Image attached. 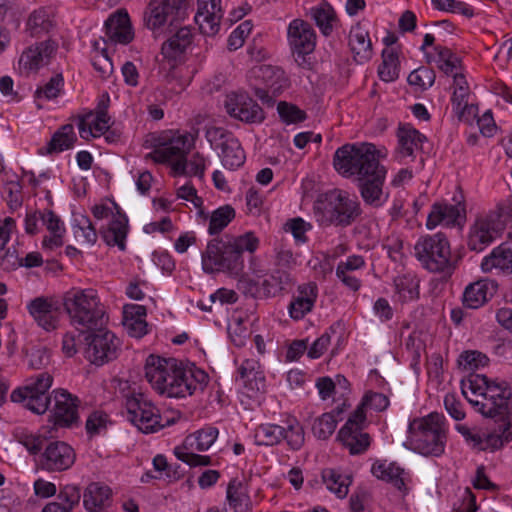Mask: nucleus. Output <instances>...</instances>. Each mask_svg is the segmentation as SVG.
I'll return each instance as SVG.
<instances>
[{
	"instance_id": "obj_39",
	"label": "nucleus",
	"mask_w": 512,
	"mask_h": 512,
	"mask_svg": "<svg viewBox=\"0 0 512 512\" xmlns=\"http://www.w3.org/2000/svg\"><path fill=\"white\" fill-rule=\"evenodd\" d=\"M226 499L229 506L234 509V512L251 511V500L247 487L236 478L232 479L227 486Z\"/></svg>"
},
{
	"instance_id": "obj_36",
	"label": "nucleus",
	"mask_w": 512,
	"mask_h": 512,
	"mask_svg": "<svg viewBox=\"0 0 512 512\" xmlns=\"http://www.w3.org/2000/svg\"><path fill=\"white\" fill-rule=\"evenodd\" d=\"M111 488L100 482H91L83 493V505L89 512L101 510L110 500Z\"/></svg>"
},
{
	"instance_id": "obj_9",
	"label": "nucleus",
	"mask_w": 512,
	"mask_h": 512,
	"mask_svg": "<svg viewBox=\"0 0 512 512\" xmlns=\"http://www.w3.org/2000/svg\"><path fill=\"white\" fill-rule=\"evenodd\" d=\"M53 377L42 372L30 377L23 387L12 391L10 399L12 402L21 403L26 409L35 414H44L49 409L51 396L48 390L52 386Z\"/></svg>"
},
{
	"instance_id": "obj_38",
	"label": "nucleus",
	"mask_w": 512,
	"mask_h": 512,
	"mask_svg": "<svg viewBox=\"0 0 512 512\" xmlns=\"http://www.w3.org/2000/svg\"><path fill=\"white\" fill-rule=\"evenodd\" d=\"M364 258L359 255L347 257L345 261H340L336 268L337 278L352 291H357L361 287V281L352 275V272L363 268Z\"/></svg>"
},
{
	"instance_id": "obj_58",
	"label": "nucleus",
	"mask_w": 512,
	"mask_h": 512,
	"mask_svg": "<svg viewBox=\"0 0 512 512\" xmlns=\"http://www.w3.org/2000/svg\"><path fill=\"white\" fill-rule=\"evenodd\" d=\"M277 111L283 122L287 124L299 123L306 119V113L293 104L279 102Z\"/></svg>"
},
{
	"instance_id": "obj_10",
	"label": "nucleus",
	"mask_w": 512,
	"mask_h": 512,
	"mask_svg": "<svg viewBox=\"0 0 512 512\" xmlns=\"http://www.w3.org/2000/svg\"><path fill=\"white\" fill-rule=\"evenodd\" d=\"M285 440L291 450L298 451L305 442L303 426L295 418L285 421V425L261 424L255 430L258 445L273 446Z\"/></svg>"
},
{
	"instance_id": "obj_47",
	"label": "nucleus",
	"mask_w": 512,
	"mask_h": 512,
	"mask_svg": "<svg viewBox=\"0 0 512 512\" xmlns=\"http://www.w3.org/2000/svg\"><path fill=\"white\" fill-rule=\"evenodd\" d=\"M310 13L320 31L325 36L330 35L333 30V22L336 19L334 9L328 3H323L311 8Z\"/></svg>"
},
{
	"instance_id": "obj_45",
	"label": "nucleus",
	"mask_w": 512,
	"mask_h": 512,
	"mask_svg": "<svg viewBox=\"0 0 512 512\" xmlns=\"http://www.w3.org/2000/svg\"><path fill=\"white\" fill-rule=\"evenodd\" d=\"M175 422L174 418H163L160 414L159 409L154 406L153 415H143L140 418L135 419L134 424L142 433L149 434L155 433L166 426H170Z\"/></svg>"
},
{
	"instance_id": "obj_6",
	"label": "nucleus",
	"mask_w": 512,
	"mask_h": 512,
	"mask_svg": "<svg viewBox=\"0 0 512 512\" xmlns=\"http://www.w3.org/2000/svg\"><path fill=\"white\" fill-rule=\"evenodd\" d=\"M314 214L322 226L333 224L346 227L360 215V206L346 192L333 189L318 197L314 204Z\"/></svg>"
},
{
	"instance_id": "obj_49",
	"label": "nucleus",
	"mask_w": 512,
	"mask_h": 512,
	"mask_svg": "<svg viewBox=\"0 0 512 512\" xmlns=\"http://www.w3.org/2000/svg\"><path fill=\"white\" fill-rule=\"evenodd\" d=\"M235 217V210L230 205H224L213 211L208 232L211 235L220 233Z\"/></svg>"
},
{
	"instance_id": "obj_44",
	"label": "nucleus",
	"mask_w": 512,
	"mask_h": 512,
	"mask_svg": "<svg viewBox=\"0 0 512 512\" xmlns=\"http://www.w3.org/2000/svg\"><path fill=\"white\" fill-rule=\"evenodd\" d=\"M154 406L152 401L143 393L132 392L125 396L127 419L130 422L146 414L153 415Z\"/></svg>"
},
{
	"instance_id": "obj_40",
	"label": "nucleus",
	"mask_w": 512,
	"mask_h": 512,
	"mask_svg": "<svg viewBox=\"0 0 512 512\" xmlns=\"http://www.w3.org/2000/svg\"><path fill=\"white\" fill-rule=\"evenodd\" d=\"M192 42V33L188 27L179 28L165 43L161 51L164 57L176 60Z\"/></svg>"
},
{
	"instance_id": "obj_35",
	"label": "nucleus",
	"mask_w": 512,
	"mask_h": 512,
	"mask_svg": "<svg viewBox=\"0 0 512 512\" xmlns=\"http://www.w3.org/2000/svg\"><path fill=\"white\" fill-rule=\"evenodd\" d=\"M76 140L77 137L73 125L65 124L53 134L47 146L39 149V153L42 155H52L63 152L71 149Z\"/></svg>"
},
{
	"instance_id": "obj_3",
	"label": "nucleus",
	"mask_w": 512,
	"mask_h": 512,
	"mask_svg": "<svg viewBox=\"0 0 512 512\" xmlns=\"http://www.w3.org/2000/svg\"><path fill=\"white\" fill-rule=\"evenodd\" d=\"M258 246L259 239L253 232L237 237L214 238L202 253L203 270L209 274L223 272L237 277L244 269L243 253H254Z\"/></svg>"
},
{
	"instance_id": "obj_20",
	"label": "nucleus",
	"mask_w": 512,
	"mask_h": 512,
	"mask_svg": "<svg viewBox=\"0 0 512 512\" xmlns=\"http://www.w3.org/2000/svg\"><path fill=\"white\" fill-rule=\"evenodd\" d=\"M54 406L49 416L54 426L72 428L79 423L78 405L79 400L64 389L53 391Z\"/></svg>"
},
{
	"instance_id": "obj_12",
	"label": "nucleus",
	"mask_w": 512,
	"mask_h": 512,
	"mask_svg": "<svg viewBox=\"0 0 512 512\" xmlns=\"http://www.w3.org/2000/svg\"><path fill=\"white\" fill-rule=\"evenodd\" d=\"M85 357L96 366L115 360L120 351L121 341L105 326L85 333Z\"/></svg>"
},
{
	"instance_id": "obj_26",
	"label": "nucleus",
	"mask_w": 512,
	"mask_h": 512,
	"mask_svg": "<svg viewBox=\"0 0 512 512\" xmlns=\"http://www.w3.org/2000/svg\"><path fill=\"white\" fill-rule=\"evenodd\" d=\"M222 17L221 0H198V9L194 18L202 34L207 36L217 34Z\"/></svg>"
},
{
	"instance_id": "obj_4",
	"label": "nucleus",
	"mask_w": 512,
	"mask_h": 512,
	"mask_svg": "<svg viewBox=\"0 0 512 512\" xmlns=\"http://www.w3.org/2000/svg\"><path fill=\"white\" fill-rule=\"evenodd\" d=\"M62 305L70 324L80 333L106 326L108 315L98 293L93 289H73L63 296Z\"/></svg>"
},
{
	"instance_id": "obj_11",
	"label": "nucleus",
	"mask_w": 512,
	"mask_h": 512,
	"mask_svg": "<svg viewBox=\"0 0 512 512\" xmlns=\"http://www.w3.org/2000/svg\"><path fill=\"white\" fill-rule=\"evenodd\" d=\"M415 254L431 272H444L450 267V246L442 233L421 237L415 245Z\"/></svg>"
},
{
	"instance_id": "obj_19",
	"label": "nucleus",
	"mask_w": 512,
	"mask_h": 512,
	"mask_svg": "<svg viewBox=\"0 0 512 512\" xmlns=\"http://www.w3.org/2000/svg\"><path fill=\"white\" fill-rule=\"evenodd\" d=\"M225 108L227 113L244 123H262L265 119L263 109L248 94L232 92L226 96Z\"/></svg>"
},
{
	"instance_id": "obj_54",
	"label": "nucleus",
	"mask_w": 512,
	"mask_h": 512,
	"mask_svg": "<svg viewBox=\"0 0 512 512\" xmlns=\"http://www.w3.org/2000/svg\"><path fill=\"white\" fill-rule=\"evenodd\" d=\"M439 58V69L445 74H452L460 65V58L449 48L437 45L434 47Z\"/></svg>"
},
{
	"instance_id": "obj_14",
	"label": "nucleus",
	"mask_w": 512,
	"mask_h": 512,
	"mask_svg": "<svg viewBox=\"0 0 512 512\" xmlns=\"http://www.w3.org/2000/svg\"><path fill=\"white\" fill-rule=\"evenodd\" d=\"M218 429L212 426L204 427L197 432L187 436L183 447L175 448L176 457L191 467L211 465V457L196 454L191 450L206 451L218 437Z\"/></svg>"
},
{
	"instance_id": "obj_53",
	"label": "nucleus",
	"mask_w": 512,
	"mask_h": 512,
	"mask_svg": "<svg viewBox=\"0 0 512 512\" xmlns=\"http://www.w3.org/2000/svg\"><path fill=\"white\" fill-rule=\"evenodd\" d=\"M488 357L479 351H464L460 354L458 364L466 372L474 371L488 364Z\"/></svg>"
},
{
	"instance_id": "obj_33",
	"label": "nucleus",
	"mask_w": 512,
	"mask_h": 512,
	"mask_svg": "<svg viewBox=\"0 0 512 512\" xmlns=\"http://www.w3.org/2000/svg\"><path fill=\"white\" fill-rule=\"evenodd\" d=\"M397 154L400 158L413 155L415 150L421 149L426 137L409 124L401 125L397 132Z\"/></svg>"
},
{
	"instance_id": "obj_27",
	"label": "nucleus",
	"mask_w": 512,
	"mask_h": 512,
	"mask_svg": "<svg viewBox=\"0 0 512 512\" xmlns=\"http://www.w3.org/2000/svg\"><path fill=\"white\" fill-rule=\"evenodd\" d=\"M498 285L491 280L482 279L469 284L463 293L465 308L478 309L497 292Z\"/></svg>"
},
{
	"instance_id": "obj_5",
	"label": "nucleus",
	"mask_w": 512,
	"mask_h": 512,
	"mask_svg": "<svg viewBox=\"0 0 512 512\" xmlns=\"http://www.w3.org/2000/svg\"><path fill=\"white\" fill-rule=\"evenodd\" d=\"M446 432L445 417L434 412L409 423L408 440L420 454L438 457L445 451Z\"/></svg>"
},
{
	"instance_id": "obj_57",
	"label": "nucleus",
	"mask_w": 512,
	"mask_h": 512,
	"mask_svg": "<svg viewBox=\"0 0 512 512\" xmlns=\"http://www.w3.org/2000/svg\"><path fill=\"white\" fill-rule=\"evenodd\" d=\"M339 326V323L333 324L324 334L313 342L307 352L309 358L317 359L324 354L330 344L331 335L336 333L337 327Z\"/></svg>"
},
{
	"instance_id": "obj_13",
	"label": "nucleus",
	"mask_w": 512,
	"mask_h": 512,
	"mask_svg": "<svg viewBox=\"0 0 512 512\" xmlns=\"http://www.w3.org/2000/svg\"><path fill=\"white\" fill-rule=\"evenodd\" d=\"M205 137L213 149L219 151L223 166L230 170L241 167L246 159L239 140L229 131L221 127H209Z\"/></svg>"
},
{
	"instance_id": "obj_51",
	"label": "nucleus",
	"mask_w": 512,
	"mask_h": 512,
	"mask_svg": "<svg viewBox=\"0 0 512 512\" xmlns=\"http://www.w3.org/2000/svg\"><path fill=\"white\" fill-rule=\"evenodd\" d=\"M382 63L378 68V74L381 80L391 82L398 78L399 67L398 57L392 50H383Z\"/></svg>"
},
{
	"instance_id": "obj_8",
	"label": "nucleus",
	"mask_w": 512,
	"mask_h": 512,
	"mask_svg": "<svg viewBox=\"0 0 512 512\" xmlns=\"http://www.w3.org/2000/svg\"><path fill=\"white\" fill-rule=\"evenodd\" d=\"M511 218L512 204L498 205L487 214L478 216L469 230L468 248L475 252L483 251L499 237Z\"/></svg>"
},
{
	"instance_id": "obj_31",
	"label": "nucleus",
	"mask_w": 512,
	"mask_h": 512,
	"mask_svg": "<svg viewBox=\"0 0 512 512\" xmlns=\"http://www.w3.org/2000/svg\"><path fill=\"white\" fill-rule=\"evenodd\" d=\"M317 286L314 283L303 284L298 287V294L289 304L290 316L299 320L309 313L316 301Z\"/></svg>"
},
{
	"instance_id": "obj_18",
	"label": "nucleus",
	"mask_w": 512,
	"mask_h": 512,
	"mask_svg": "<svg viewBox=\"0 0 512 512\" xmlns=\"http://www.w3.org/2000/svg\"><path fill=\"white\" fill-rule=\"evenodd\" d=\"M366 414L355 409L345 425L339 430L337 438L353 455L364 453L370 446V436L363 432Z\"/></svg>"
},
{
	"instance_id": "obj_21",
	"label": "nucleus",
	"mask_w": 512,
	"mask_h": 512,
	"mask_svg": "<svg viewBox=\"0 0 512 512\" xmlns=\"http://www.w3.org/2000/svg\"><path fill=\"white\" fill-rule=\"evenodd\" d=\"M288 39L295 60L299 64L304 63L305 56L315 48L316 35L310 24L301 19L293 20L288 27Z\"/></svg>"
},
{
	"instance_id": "obj_25",
	"label": "nucleus",
	"mask_w": 512,
	"mask_h": 512,
	"mask_svg": "<svg viewBox=\"0 0 512 512\" xmlns=\"http://www.w3.org/2000/svg\"><path fill=\"white\" fill-rule=\"evenodd\" d=\"M456 429L473 448L481 451L495 450L511 441L506 440V428L501 425H499V432H482L465 425H457Z\"/></svg>"
},
{
	"instance_id": "obj_28",
	"label": "nucleus",
	"mask_w": 512,
	"mask_h": 512,
	"mask_svg": "<svg viewBox=\"0 0 512 512\" xmlns=\"http://www.w3.org/2000/svg\"><path fill=\"white\" fill-rule=\"evenodd\" d=\"M116 214L113 215L111 222L106 229L100 231L101 236L108 246H118L120 250H125V240L128 232V219L120 211L117 203L113 202Z\"/></svg>"
},
{
	"instance_id": "obj_60",
	"label": "nucleus",
	"mask_w": 512,
	"mask_h": 512,
	"mask_svg": "<svg viewBox=\"0 0 512 512\" xmlns=\"http://www.w3.org/2000/svg\"><path fill=\"white\" fill-rule=\"evenodd\" d=\"M389 405V399L386 395L378 392H367L362 402L357 406L356 409H361L363 413H365V409H373L375 411H383Z\"/></svg>"
},
{
	"instance_id": "obj_15",
	"label": "nucleus",
	"mask_w": 512,
	"mask_h": 512,
	"mask_svg": "<svg viewBox=\"0 0 512 512\" xmlns=\"http://www.w3.org/2000/svg\"><path fill=\"white\" fill-rule=\"evenodd\" d=\"M194 144L193 138L178 131H167L155 139L154 149L147 157L157 163L182 160Z\"/></svg>"
},
{
	"instance_id": "obj_48",
	"label": "nucleus",
	"mask_w": 512,
	"mask_h": 512,
	"mask_svg": "<svg viewBox=\"0 0 512 512\" xmlns=\"http://www.w3.org/2000/svg\"><path fill=\"white\" fill-rule=\"evenodd\" d=\"M63 86L64 79L60 73L51 77L43 86H39L34 94L38 108L42 107L40 104L41 100H52L57 98L60 95Z\"/></svg>"
},
{
	"instance_id": "obj_62",
	"label": "nucleus",
	"mask_w": 512,
	"mask_h": 512,
	"mask_svg": "<svg viewBox=\"0 0 512 512\" xmlns=\"http://www.w3.org/2000/svg\"><path fill=\"white\" fill-rule=\"evenodd\" d=\"M5 200L13 211L22 205V186L18 181H9L4 186Z\"/></svg>"
},
{
	"instance_id": "obj_24",
	"label": "nucleus",
	"mask_w": 512,
	"mask_h": 512,
	"mask_svg": "<svg viewBox=\"0 0 512 512\" xmlns=\"http://www.w3.org/2000/svg\"><path fill=\"white\" fill-rule=\"evenodd\" d=\"M465 205L462 200H456L455 204L434 203L427 217L426 226L434 229L443 224L445 226L460 225L466 218Z\"/></svg>"
},
{
	"instance_id": "obj_41",
	"label": "nucleus",
	"mask_w": 512,
	"mask_h": 512,
	"mask_svg": "<svg viewBox=\"0 0 512 512\" xmlns=\"http://www.w3.org/2000/svg\"><path fill=\"white\" fill-rule=\"evenodd\" d=\"M419 282V279L411 273L395 277L394 298L401 303L418 299Z\"/></svg>"
},
{
	"instance_id": "obj_42",
	"label": "nucleus",
	"mask_w": 512,
	"mask_h": 512,
	"mask_svg": "<svg viewBox=\"0 0 512 512\" xmlns=\"http://www.w3.org/2000/svg\"><path fill=\"white\" fill-rule=\"evenodd\" d=\"M294 285V279L286 270L276 269L262 282L266 296H276L289 291Z\"/></svg>"
},
{
	"instance_id": "obj_55",
	"label": "nucleus",
	"mask_w": 512,
	"mask_h": 512,
	"mask_svg": "<svg viewBox=\"0 0 512 512\" xmlns=\"http://www.w3.org/2000/svg\"><path fill=\"white\" fill-rule=\"evenodd\" d=\"M58 499L61 505L71 512L80 502L81 491L77 485L67 484L60 488Z\"/></svg>"
},
{
	"instance_id": "obj_52",
	"label": "nucleus",
	"mask_w": 512,
	"mask_h": 512,
	"mask_svg": "<svg viewBox=\"0 0 512 512\" xmlns=\"http://www.w3.org/2000/svg\"><path fill=\"white\" fill-rule=\"evenodd\" d=\"M338 419L333 412H327L317 417L312 424V432L318 439L326 440L335 431Z\"/></svg>"
},
{
	"instance_id": "obj_50",
	"label": "nucleus",
	"mask_w": 512,
	"mask_h": 512,
	"mask_svg": "<svg viewBox=\"0 0 512 512\" xmlns=\"http://www.w3.org/2000/svg\"><path fill=\"white\" fill-rule=\"evenodd\" d=\"M172 169L177 174H190L202 178L205 171V159L197 153L188 162L185 156L182 160L175 161L172 164Z\"/></svg>"
},
{
	"instance_id": "obj_37",
	"label": "nucleus",
	"mask_w": 512,
	"mask_h": 512,
	"mask_svg": "<svg viewBox=\"0 0 512 512\" xmlns=\"http://www.w3.org/2000/svg\"><path fill=\"white\" fill-rule=\"evenodd\" d=\"M349 45L358 63H364L371 58L372 44L369 33L359 24L354 26L350 31Z\"/></svg>"
},
{
	"instance_id": "obj_17",
	"label": "nucleus",
	"mask_w": 512,
	"mask_h": 512,
	"mask_svg": "<svg viewBox=\"0 0 512 512\" xmlns=\"http://www.w3.org/2000/svg\"><path fill=\"white\" fill-rule=\"evenodd\" d=\"M75 459V451L69 444L63 441H50L35 462L41 470L62 472L70 469Z\"/></svg>"
},
{
	"instance_id": "obj_16",
	"label": "nucleus",
	"mask_w": 512,
	"mask_h": 512,
	"mask_svg": "<svg viewBox=\"0 0 512 512\" xmlns=\"http://www.w3.org/2000/svg\"><path fill=\"white\" fill-rule=\"evenodd\" d=\"M187 5L185 0H150L146 13V24L150 29L183 20L186 17Z\"/></svg>"
},
{
	"instance_id": "obj_46",
	"label": "nucleus",
	"mask_w": 512,
	"mask_h": 512,
	"mask_svg": "<svg viewBox=\"0 0 512 512\" xmlns=\"http://www.w3.org/2000/svg\"><path fill=\"white\" fill-rule=\"evenodd\" d=\"M52 27L51 17L44 8L32 12L27 21V31L31 37H39L48 33Z\"/></svg>"
},
{
	"instance_id": "obj_61",
	"label": "nucleus",
	"mask_w": 512,
	"mask_h": 512,
	"mask_svg": "<svg viewBox=\"0 0 512 512\" xmlns=\"http://www.w3.org/2000/svg\"><path fill=\"white\" fill-rule=\"evenodd\" d=\"M434 7L441 11L459 13L468 18L474 15L472 8L466 3L456 0H431Z\"/></svg>"
},
{
	"instance_id": "obj_43",
	"label": "nucleus",
	"mask_w": 512,
	"mask_h": 512,
	"mask_svg": "<svg viewBox=\"0 0 512 512\" xmlns=\"http://www.w3.org/2000/svg\"><path fill=\"white\" fill-rule=\"evenodd\" d=\"M321 476L326 488L338 498L343 499L347 496L349 486L352 483L351 476L344 475L340 471L332 468L323 469Z\"/></svg>"
},
{
	"instance_id": "obj_32",
	"label": "nucleus",
	"mask_w": 512,
	"mask_h": 512,
	"mask_svg": "<svg viewBox=\"0 0 512 512\" xmlns=\"http://www.w3.org/2000/svg\"><path fill=\"white\" fill-rule=\"evenodd\" d=\"M484 272L512 274V249L502 244L494 248L481 263Z\"/></svg>"
},
{
	"instance_id": "obj_22",
	"label": "nucleus",
	"mask_w": 512,
	"mask_h": 512,
	"mask_svg": "<svg viewBox=\"0 0 512 512\" xmlns=\"http://www.w3.org/2000/svg\"><path fill=\"white\" fill-rule=\"evenodd\" d=\"M61 304L53 297H36L27 304V310L35 322L46 331L58 327Z\"/></svg>"
},
{
	"instance_id": "obj_2",
	"label": "nucleus",
	"mask_w": 512,
	"mask_h": 512,
	"mask_svg": "<svg viewBox=\"0 0 512 512\" xmlns=\"http://www.w3.org/2000/svg\"><path fill=\"white\" fill-rule=\"evenodd\" d=\"M145 378L160 395L168 398H184L196 391H203L208 375L195 365H183L175 358L149 355L145 362Z\"/></svg>"
},
{
	"instance_id": "obj_56",
	"label": "nucleus",
	"mask_w": 512,
	"mask_h": 512,
	"mask_svg": "<svg viewBox=\"0 0 512 512\" xmlns=\"http://www.w3.org/2000/svg\"><path fill=\"white\" fill-rule=\"evenodd\" d=\"M435 72L428 67H420L412 71L407 80L410 85L418 86L421 89L430 88L435 82Z\"/></svg>"
},
{
	"instance_id": "obj_29",
	"label": "nucleus",
	"mask_w": 512,
	"mask_h": 512,
	"mask_svg": "<svg viewBox=\"0 0 512 512\" xmlns=\"http://www.w3.org/2000/svg\"><path fill=\"white\" fill-rule=\"evenodd\" d=\"M105 34L111 42L128 44L133 39V33L127 12L112 14L105 21Z\"/></svg>"
},
{
	"instance_id": "obj_1",
	"label": "nucleus",
	"mask_w": 512,
	"mask_h": 512,
	"mask_svg": "<svg viewBox=\"0 0 512 512\" xmlns=\"http://www.w3.org/2000/svg\"><path fill=\"white\" fill-rule=\"evenodd\" d=\"M377 154L371 143L345 144L333 157L335 170L343 177H354L362 200L373 208L383 206L389 198V192L384 190L387 170Z\"/></svg>"
},
{
	"instance_id": "obj_64",
	"label": "nucleus",
	"mask_w": 512,
	"mask_h": 512,
	"mask_svg": "<svg viewBox=\"0 0 512 512\" xmlns=\"http://www.w3.org/2000/svg\"><path fill=\"white\" fill-rule=\"evenodd\" d=\"M252 24L249 21L241 23L229 36V50H237L244 44L245 37L251 32Z\"/></svg>"
},
{
	"instance_id": "obj_30",
	"label": "nucleus",
	"mask_w": 512,
	"mask_h": 512,
	"mask_svg": "<svg viewBox=\"0 0 512 512\" xmlns=\"http://www.w3.org/2000/svg\"><path fill=\"white\" fill-rule=\"evenodd\" d=\"M236 378L245 388L252 392H261L265 389V376L259 361L246 359L238 369Z\"/></svg>"
},
{
	"instance_id": "obj_34",
	"label": "nucleus",
	"mask_w": 512,
	"mask_h": 512,
	"mask_svg": "<svg viewBox=\"0 0 512 512\" xmlns=\"http://www.w3.org/2000/svg\"><path fill=\"white\" fill-rule=\"evenodd\" d=\"M372 474L388 483H391L399 491L405 493V471L395 463H387L386 461H376L371 468Z\"/></svg>"
},
{
	"instance_id": "obj_59",
	"label": "nucleus",
	"mask_w": 512,
	"mask_h": 512,
	"mask_svg": "<svg viewBox=\"0 0 512 512\" xmlns=\"http://www.w3.org/2000/svg\"><path fill=\"white\" fill-rule=\"evenodd\" d=\"M19 442L28 450L31 455L37 456L43 452L48 441L43 435L32 433H22L19 436Z\"/></svg>"
},
{
	"instance_id": "obj_63",
	"label": "nucleus",
	"mask_w": 512,
	"mask_h": 512,
	"mask_svg": "<svg viewBox=\"0 0 512 512\" xmlns=\"http://www.w3.org/2000/svg\"><path fill=\"white\" fill-rule=\"evenodd\" d=\"M28 364L33 369H41L50 362V352L45 347H33L27 353Z\"/></svg>"
},
{
	"instance_id": "obj_7",
	"label": "nucleus",
	"mask_w": 512,
	"mask_h": 512,
	"mask_svg": "<svg viewBox=\"0 0 512 512\" xmlns=\"http://www.w3.org/2000/svg\"><path fill=\"white\" fill-rule=\"evenodd\" d=\"M473 407L483 416L495 418L506 428V440H512V392L507 382L490 381Z\"/></svg>"
},
{
	"instance_id": "obj_23",
	"label": "nucleus",
	"mask_w": 512,
	"mask_h": 512,
	"mask_svg": "<svg viewBox=\"0 0 512 512\" xmlns=\"http://www.w3.org/2000/svg\"><path fill=\"white\" fill-rule=\"evenodd\" d=\"M57 49V42L51 39L36 43L23 51L19 66L27 72L37 71L50 63Z\"/></svg>"
}]
</instances>
